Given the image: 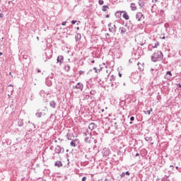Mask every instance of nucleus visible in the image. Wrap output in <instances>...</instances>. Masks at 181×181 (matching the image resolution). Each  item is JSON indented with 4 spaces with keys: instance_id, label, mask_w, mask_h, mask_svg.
<instances>
[{
    "instance_id": "nucleus-1",
    "label": "nucleus",
    "mask_w": 181,
    "mask_h": 181,
    "mask_svg": "<svg viewBox=\"0 0 181 181\" xmlns=\"http://www.w3.org/2000/svg\"><path fill=\"white\" fill-rule=\"evenodd\" d=\"M162 59H163V53L160 51H156L151 57V60L154 63H156V62H161Z\"/></svg>"
},
{
    "instance_id": "nucleus-2",
    "label": "nucleus",
    "mask_w": 181,
    "mask_h": 181,
    "mask_svg": "<svg viewBox=\"0 0 181 181\" xmlns=\"http://www.w3.org/2000/svg\"><path fill=\"white\" fill-rule=\"evenodd\" d=\"M91 139H93L94 144H98V142H103V138L98 137V136H96L95 137L86 136L84 138V142L86 144H91Z\"/></svg>"
},
{
    "instance_id": "nucleus-3",
    "label": "nucleus",
    "mask_w": 181,
    "mask_h": 181,
    "mask_svg": "<svg viewBox=\"0 0 181 181\" xmlns=\"http://www.w3.org/2000/svg\"><path fill=\"white\" fill-rule=\"evenodd\" d=\"M131 81L134 83V84H136L138 81H139V78H141V76L138 72H134L130 76Z\"/></svg>"
},
{
    "instance_id": "nucleus-4",
    "label": "nucleus",
    "mask_w": 181,
    "mask_h": 181,
    "mask_svg": "<svg viewBox=\"0 0 181 181\" xmlns=\"http://www.w3.org/2000/svg\"><path fill=\"white\" fill-rule=\"evenodd\" d=\"M73 90H80V91H83V89L84 88V85L83 83L78 82L76 83V86H72Z\"/></svg>"
},
{
    "instance_id": "nucleus-5",
    "label": "nucleus",
    "mask_w": 181,
    "mask_h": 181,
    "mask_svg": "<svg viewBox=\"0 0 181 181\" xmlns=\"http://www.w3.org/2000/svg\"><path fill=\"white\" fill-rule=\"evenodd\" d=\"M103 158H107L111 154V151L108 148H104L102 151Z\"/></svg>"
},
{
    "instance_id": "nucleus-6",
    "label": "nucleus",
    "mask_w": 181,
    "mask_h": 181,
    "mask_svg": "<svg viewBox=\"0 0 181 181\" xmlns=\"http://www.w3.org/2000/svg\"><path fill=\"white\" fill-rule=\"evenodd\" d=\"M107 26L109 28V32H111L112 33H115V32H117V25H113L112 26V23H110Z\"/></svg>"
},
{
    "instance_id": "nucleus-7",
    "label": "nucleus",
    "mask_w": 181,
    "mask_h": 181,
    "mask_svg": "<svg viewBox=\"0 0 181 181\" xmlns=\"http://www.w3.org/2000/svg\"><path fill=\"white\" fill-rule=\"evenodd\" d=\"M78 144H80V140L78 139H72V141L70 143V145L73 148H76V146H77V145H78Z\"/></svg>"
},
{
    "instance_id": "nucleus-8",
    "label": "nucleus",
    "mask_w": 181,
    "mask_h": 181,
    "mask_svg": "<svg viewBox=\"0 0 181 181\" xmlns=\"http://www.w3.org/2000/svg\"><path fill=\"white\" fill-rule=\"evenodd\" d=\"M136 18L137 21H144L145 19V16H144L142 13L139 12L136 13Z\"/></svg>"
},
{
    "instance_id": "nucleus-9",
    "label": "nucleus",
    "mask_w": 181,
    "mask_h": 181,
    "mask_svg": "<svg viewBox=\"0 0 181 181\" xmlns=\"http://www.w3.org/2000/svg\"><path fill=\"white\" fill-rule=\"evenodd\" d=\"M55 153H62V152H64V148H62V146L57 145L54 150Z\"/></svg>"
},
{
    "instance_id": "nucleus-10",
    "label": "nucleus",
    "mask_w": 181,
    "mask_h": 181,
    "mask_svg": "<svg viewBox=\"0 0 181 181\" xmlns=\"http://www.w3.org/2000/svg\"><path fill=\"white\" fill-rule=\"evenodd\" d=\"M64 62V57L62 55L58 56L57 59V63H59V65H62Z\"/></svg>"
},
{
    "instance_id": "nucleus-11",
    "label": "nucleus",
    "mask_w": 181,
    "mask_h": 181,
    "mask_svg": "<svg viewBox=\"0 0 181 181\" xmlns=\"http://www.w3.org/2000/svg\"><path fill=\"white\" fill-rule=\"evenodd\" d=\"M164 78H165V80H170V78H172V72L170 71H168L164 76Z\"/></svg>"
},
{
    "instance_id": "nucleus-12",
    "label": "nucleus",
    "mask_w": 181,
    "mask_h": 181,
    "mask_svg": "<svg viewBox=\"0 0 181 181\" xmlns=\"http://www.w3.org/2000/svg\"><path fill=\"white\" fill-rule=\"evenodd\" d=\"M45 83L47 87H52V86H53V81H52V79H49V78H46Z\"/></svg>"
},
{
    "instance_id": "nucleus-13",
    "label": "nucleus",
    "mask_w": 181,
    "mask_h": 181,
    "mask_svg": "<svg viewBox=\"0 0 181 181\" xmlns=\"http://www.w3.org/2000/svg\"><path fill=\"white\" fill-rule=\"evenodd\" d=\"M88 128L90 129V131H94L97 128V124L95 123H90L88 126Z\"/></svg>"
},
{
    "instance_id": "nucleus-14",
    "label": "nucleus",
    "mask_w": 181,
    "mask_h": 181,
    "mask_svg": "<svg viewBox=\"0 0 181 181\" xmlns=\"http://www.w3.org/2000/svg\"><path fill=\"white\" fill-rule=\"evenodd\" d=\"M122 12H123L122 17L124 18V19H125L126 21H129V16H128V13H127V11H122Z\"/></svg>"
},
{
    "instance_id": "nucleus-15",
    "label": "nucleus",
    "mask_w": 181,
    "mask_h": 181,
    "mask_svg": "<svg viewBox=\"0 0 181 181\" xmlns=\"http://www.w3.org/2000/svg\"><path fill=\"white\" fill-rule=\"evenodd\" d=\"M119 30L120 32V35H125V33H127V28L124 27H120Z\"/></svg>"
},
{
    "instance_id": "nucleus-16",
    "label": "nucleus",
    "mask_w": 181,
    "mask_h": 181,
    "mask_svg": "<svg viewBox=\"0 0 181 181\" xmlns=\"http://www.w3.org/2000/svg\"><path fill=\"white\" fill-rule=\"evenodd\" d=\"M39 94H40V97H45V95H49V93L45 92L44 90H41L39 92Z\"/></svg>"
},
{
    "instance_id": "nucleus-17",
    "label": "nucleus",
    "mask_w": 181,
    "mask_h": 181,
    "mask_svg": "<svg viewBox=\"0 0 181 181\" xmlns=\"http://www.w3.org/2000/svg\"><path fill=\"white\" fill-rule=\"evenodd\" d=\"M56 105H57V103L54 100H52L49 102V107L52 108H56Z\"/></svg>"
},
{
    "instance_id": "nucleus-18",
    "label": "nucleus",
    "mask_w": 181,
    "mask_h": 181,
    "mask_svg": "<svg viewBox=\"0 0 181 181\" xmlns=\"http://www.w3.org/2000/svg\"><path fill=\"white\" fill-rule=\"evenodd\" d=\"M75 40H76V42H80L81 40V34L77 33L75 35Z\"/></svg>"
},
{
    "instance_id": "nucleus-19",
    "label": "nucleus",
    "mask_w": 181,
    "mask_h": 181,
    "mask_svg": "<svg viewBox=\"0 0 181 181\" xmlns=\"http://www.w3.org/2000/svg\"><path fill=\"white\" fill-rule=\"evenodd\" d=\"M122 13H123L122 11H116V13H115V15L116 18H121V16H122Z\"/></svg>"
},
{
    "instance_id": "nucleus-20",
    "label": "nucleus",
    "mask_w": 181,
    "mask_h": 181,
    "mask_svg": "<svg viewBox=\"0 0 181 181\" xmlns=\"http://www.w3.org/2000/svg\"><path fill=\"white\" fill-rule=\"evenodd\" d=\"M54 166H57V168H62L63 166V163L60 160H57L54 163Z\"/></svg>"
},
{
    "instance_id": "nucleus-21",
    "label": "nucleus",
    "mask_w": 181,
    "mask_h": 181,
    "mask_svg": "<svg viewBox=\"0 0 181 181\" xmlns=\"http://www.w3.org/2000/svg\"><path fill=\"white\" fill-rule=\"evenodd\" d=\"M42 115H45V113L44 115L42 112H37V113H35V117H37V118H42Z\"/></svg>"
},
{
    "instance_id": "nucleus-22",
    "label": "nucleus",
    "mask_w": 181,
    "mask_h": 181,
    "mask_svg": "<svg viewBox=\"0 0 181 181\" xmlns=\"http://www.w3.org/2000/svg\"><path fill=\"white\" fill-rule=\"evenodd\" d=\"M138 4L140 8H144V6H145V2H144L142 0H139Z\"/></svg>"
},
{
    "instance_id": "nucleus-23",
    "label": "nucleus",
    "mask_w": 181,
    "mask_h": 181,
    "mask_svg": "<svg viewBox=\"0 0 181 181\" xmlns=\"http://www.w3.org/2000/svg\"><path fill=\"white\" fill-rule=\"evenodd\" d=\"M130 8H131L132 11H136V6L135 5L134 3H132L130 4Z\"/></svg>"
},
{
    "instance_id": "nucleus-24",
    "label": "nucleus",
    "mask_w": 181,
    "mask_h": 181,
    "mask_svg": "<svg viewBox=\"0 0 181 181\" xmlns=\"http://www.w3.org/2000/svg\"><path fill=\"white\" fill-rule=\"evenodd\" d=\"M66 136L68 141H73L71 134L67 133Z\"/></svg>"
},
{
    "instance_id": "nucleus-25",
    "label": "nucleus",
    "mask_w": 181,
    "mask_h": 181,
    "mask_svg": "<svg viewBox=\"0 0 181 181\" xmlns=\"http://www.w3.org/2000/svg\"><path fill=\"white\" fill-rule=\"evenodd\" d=\"M137 66H139V71H144V66L141 63H138Z\"/></svg>"
},
{
    "instance_id": "nucleus-26",
    "label": "nucleus",
    "mask_w": 181,
    "mask_h": 181,
    "mask_svg": "<svg viewBox=\"0 0 181 181\" xmlns=\"http://www.w3.org/2000/svg\"><path fill=\"white\" fill-rule=\"evenodd\" d=\"M107 9H110V7L108 6H102V11L103 12H107Z\"/></svg>"
},
{
    "instance_id": "nucleus-27",
    "label": "nucleus",
    "mask_w": 181,
    "mask_h": 181,
    "mask_svg": "<svg viewBox=\"0 0 181 181\" xmlns=\"http://www.w3.org/2000/svg\"><path fill=\"white\" fill-rule=\"evenodd\" d=\"M18 127H22L23 125V120L21 119H18Z\"/></svg>"
},
{
    "instance_id": "nucleus-28",
    "label": "nucleus",
    "mask_w": 181,
    "mask_h": 181,
    "mask_svg": "<svg viewBox=\"0 0 181 181\" xmlns=\"http://www.w3.org/2000/svg\"><path fill=\"white\" fill-rule=\"evenodd\" d=\"M64 70L65 71H70V65L69 64L65 65Z\"/></svg>"
},
{
    "instance_id": "nucleus-29",
    "label": "nucleus",
    "mask_w": 181,
    "mask_h": 181,
    "mask_svg": "<svg viewBox=\"0 0 181 181\" xmlns=\"http://www.w3.org/2000/svg\"><path fill=\"white\" fill-rule=\"evenodd\" d=\"M49 53H50V51H47L45 52V56L47 59H50L52 57V54H49ZM47 54H49V55H47Z\"/></svg>"
},
{
    "instance_id": "nucleus-30",
    "label": "nucleus",
    "mask_w": 181,
    "mask_h": 181,
    "mask_svg": "<svg viewBox=\"0 0 181 181\" xmlns=\"http://www.w3.org/2000/svg\"><path fill=\"white\" fill-rule=\"evenodd\" d=\"M88 134H89L88 129H86L85 132H83V136H87V135H88Z\"/></svg>"
},
{
    "instance_id": "nucleus-31",
    "label": "nucleus",
    "mask_w": 181,
    "mask_h": 181,
    "mask_svg": "<svg viewBox=\"0 0 181 181\" xmlns=\"http://www.w3.org/2000/svg\"><path fill=\"white\" fill-rule=\"evenodd\" d=\"M110 80L111 82L115 81V76H114V75H112V76H110Z\"/></svg>"
},
{
    "instance_id": "nucleus-32",
    "label": "nucleus",
    "mask_w": 181,
    "mask_h": 181,
    "mask_svg": "<svg viewBox=\"0 0 181 181\" xmlns=\"http://www.w3.org/2000/svg\"><path fill=\"white\" fill-rule=\"evenodd\" d=\"M95 93H97L95 90H92L90 92V95H95Z\"/></svg>"
},
{
    "instance_id": "nucleus-33",
    "label": "nucleus",
    "mask_w": 181,
    "mask_h": 181,
    "mask_svg": "<svg viewBox=\"0 0 181 181\" xmlns=\"http://www.w3.org/2000/svg\"><path fill=\"white\" fill-rule=\"evenodd\" d=\"M162 180H163V181H169V180L168 179V176H166V175L163 177Z\"/></svg>"
},
{
    "instance_id": "nucleus-34",
    "label": "nucleus",
    "mask_w": 181,
    "mask_h": 181,
    "mask_svg": "<svg viewBox=\"0 0 181 181\" xmlns=\"http://www.w3.org/2000/svg\"><path fill=\"white\" fill-rule=\"evenodd\" d=\"M98 4H99V5H104V1L103 0H99Z\"/></svg>"
},
{
    "instance_id": "nucleus-35",
    "label": "nucleus",
    "mask_w": 181,
    "mask_h": 181,
    "mask_svg": "<svg viewBox=\"0 0 181 181\" xmlns=\"http://www.w3.org/2000/svg\"><path fill=\"white\" fill-rule=\"evenodd\" d=\"M158 46H159V42L156 43L154 45L152 46V47H153V49L158 47Z\"/></svg>"
},
{
    "instance_id": "nucleus-36",
    "label": "nucleus",
    "mask_w": 181,
    "mask_h": 181,
    "mask_svg": "<svg viewBox=\"0 0 181 181\" xmlns=\"http://www.w3.org/2000/svg\"><path fill=\"white\" fill-rule=\"evenodd\" d=\"M120 177L122 178V177H125V172H123L120 174Z\"/></svg>"
},
{
    "instance_id": "nucleus-37",
    "label": "nucleus",
    "mask_w": 181,
    "mask_h": 181,
    "mask_svg": "<svg viewBox=\"0 0 181 181\" xmlns=\"http://www.w3.org/2000/svg\"><path fill=\"white\" fill-rule=\"evenodd\" d=\"M47 78H49L50 80H53V74H52L51 75L48 76Z\"/></svg>"
},
{
    "instance_id": "nucleus-38",
    "label": "nucleus",
    "mask_w": 181,
    "mask_h": 181,
    "mask_svg": "<svg viewBox=\"0 0 181 181\" xmlns=\"http://www.w3.org/2000/svg\"><path fill=\"white\" fill-rule=\"evenodd\" d=\"M153 110L152 108H150V110H148V115H151V112H152Z\"/></svg>"
},
{
    "instance_id": "nucleus-39",
    "label": "nucleus",
    "mask_w": 181,
    "mask_h": 181,
    "mask_svg": "<svg viewBox=\"0 0 181 181\" xmlns=\"http://www.w3.org/2000/svg\"><path fill=\"white\" fill-rule=\"evenodd\" d=\"M93 70L95 71V73H98V69H97V67H93Z\"/></svg>"
},
{
    "instance_id": "nucleus-40",
    "label": "nucleus",
    "mask_w": 181,
    "mask_h": 181,
    "mask_svg": "<svg viewBox=\"0 0 181 181\" xmlns=\"http://www.w3.org/2000/svg\"><path fill=\"white\" fill-rule=\"evenodd\" d=\"M71 23H72V25H76V23H77V21L73 20V21H71Z\"/></svg>"
},
{
    "instance_id": "nucleus-41",
    "label": "nucleus",
    "mask_w": 181,
    "mask_h": 181,
    "mask_svg": "<svg viewBox=\"0 0 181 181\" xmlns=\"http://www.w3.org/2000/svg\"><path fill=\"white\" fill-rule=\"evenodd\" d=\"M145 139H146V141H148L152 139V137H146Z\"/></svg>"
},
{
    "instance_id": "nucleus-42",
    "label": "nucleus",
    "mask_w": 181,
    "mask_h": 181,
    "mask_svg": "<svg viewBox=\"0 0 181 181\" xmlns=\"http://www.w3.org/2000/svg\"><path fill=\"white\" fill-rule=\"evenodd\" d=\"M87 177H83L81 181H86Z\"/></svg>"
},
{
    "instance_id": "nucleus-43",
    "label": "nucleus",
    "mask_w": 181,
    "mask_h": 181,
    "mask_svg": "<svg viewBox=\"0 0 181 181\" xmlns=\"http://www.w3.org/2000/svg\"><path fill=\"white\" fill-rule=\"evenodd\" d=\"M124 175L129 176V175H131V173H129V171H127L126 173H124Z\"/></svg>"
},
{
    "instance_id": "nucleus-44",
    "label": "nucleus",
    "mask_w": 181,
    "mask_h": 181,
    "mask_svg": "<svg viewBox=\"0 0 181 181\" xmlns=\"http://www.w3.org/2000/svg\"><path fill=\"white\" fill-rule=\"evenodd\" d=\"M135 120V117L134 116L130 117V121H134Z\"/></svg>"
},
{
    "instance_id": "nucleus-45",
    "label": "nucleus",
    "mask_w": 181,
    "mask_h": 181,
    "mask_svg": "<svg viewBox=\"0 0 181 181\" xmlns=\"http://www.w3.org/2000/svg\"><path fill=\"white\" fill-rule=\"evenodd\" d=\"M81 74H84L83 71H79V76H81Z\"/></svg>"
},
{
    "instance_id": "nucleus-46",
    "label": "nucleus",
    "mask_w": 181,
    "mask_h": 181,
    "mask_svg": "<svg viewBox=\"0 0 181 181\" xmlns=\"http://www.w3.org/2000/svg\"><path fill=\"white\" fill-rule=\"evenodd\" d=\"M105 37H106V39H108V37H110V34L109 33H106L105 34Z\"/></svg>"
},
{
    "instance_id": "nucleus-47",
    "label": "nucleus",
    "mask_w": 181,
    "mask_h": 181,
    "mask_svg": "<svg viewBox=\"0 0 181 181\" xmlns=\"http://www.w3.org/2000/svg\"><path fill=\"white\" fill-rule=\"evenodd\" d=\"M66 23H67L66 21L62 22V26H66Z\"/></svg>"
},
{
    "instance_id": "nucleus-48",
    "label": "nucleus",
    "mask_w": 181,
    "mask_h": 181,
    "mask_svg": "<svg viewBox=\"0 0 181 181\" xmlns=\"http://www.w3.org/2000/svg\"><path fill=\"white\" fill-rule=\"evenodd\" d=\"M115 129H118V126L117 125V122L115 123Z\"/></svg>"
},
{
    "instance_id": "nucleus-49",
    "label": "nucleus",
    "mask_w": 181,
    "mask_h": 181,
    "mask_svg": "<svg viewBox=\"0 0 181 181\" xmlns=\"http://www.w3.org/2000/svg\"><path fill=\"white\" fill-rule=\"evenodd\" d=\"M160 13L162 15L163 13H165V11H163V10H160Z\"/></svg>"
},
{
    "instance_id": "nucleus-50",
    "label": "nucleus",
    "mask_w": 181,
    "mask_h": 181,
    "mask_svg": "<svg viewBox=\"0 0 181 181\" xmlns=\"http://www.w3.org/2000/svg\"><path fill=\"white\" fill-rule=\"evenodd\" d=\"M160 39L165 40L166 37H165V35H163V37H160Z\"/></svg>"
},
{
    "instance_id": "nucleus-51",
    "label": "nucleus",
    "mask_w": 181,
    "mask_h": 181,
    "mask_svg": "<svg viewBox=\"0 0 181 181\" xmlns=\"http://www.w3.org/2000/svg\"><path fill=\"white\" fill-rule=\"evenodd\" d=\"M157 1L158 0H152L153 4H156Z\"/></svg>"
},
{
    "instance_id": "nucleus-52",
    "label": "nucleus",
    "mask_w": 181,
    "mask_h": 181,
    "mask_svg": "<svg viewBox=\"0 0 181 181\" xmlns=\"http://www.w3.org/2000/svg\"><path fill=\"white\" fill-rule=\"evenodd\" d=\"M105 181H111V180L108 179V178H105Z\"/></svg>"
},
{
    "instance_id": "nucleus-53",
    "label": "nucleus",
    "mask_w": 181,
    "mask_h": 181,
    "mask_svg": "<svg viewBox=\"0 0 181 181\" xmlns=\"http://www.w3.org/2000/svg\"><path fill=\"white\" fill-rule=\"evenodd\" d=\"M0 18H4V14L0 13Z\"/></svg>"
},
{
    "instance_id": "nucleus-54",
    "label": "nucleus",
    "mask_w": 181,
    "mask_h": 181,
    "mask_svg": "<svg viewBox=\"0 0 181 181\" xmlns=\"http://www.w3.org/2000/svg\"><path fill=\"white\" fill-rule=\"evenodd\" d=\"M153 70H154L153 69H152V68L151 69V71L152 74H154L153 72Z\"/></svg>"
},
{
    "instance_id": "nucleus-55",
    "label": "nucleus",
    "mask_w": 181,
    "mask_h": 181,
    "mask_svg": "<svg viewBox=\"0 0 181 181\" xmlns=\"http://www.w3.org/2000/svg\"><path fill=\"white\" fill-rule=\"evenodd\" d=\"M165 9H168V4L165 3Z\"/></svg>"
},
{
    "instance_id": "nucleus-56",
    "label": "nucleus",
    "mask_w": 181,
    "mask_h": 181,
    "mask_svg": "<svg viewBox=\"0 0 181 181\" xmlns=\"http://www.w3.org/2000/svg\"><path fill=\"white\" fill-rule=\"evenodd\" d=\"M178 87H179V88H181V84L180 83H178Z\"/></svg>"
},
{
    "instance_id": "nucleus-57",
    "label": "nucleus",
    "mask_w": 181,
    "mask_h": 181,
    "mask_svg": "<svg viewBox=\"0 0 181 181\" xmlns=\"http://www.w3.org/2000/svg\"><path fill=\"white\" fill-rule=\"evenodd\" d=\"M119 76L122 77V74L119 73Z\"/></svg>"
},
{
    "instance_id": "nucleus-58",
    "label": "nucleus",
    "mask_w": 181,
    "mask_h": 181,
    "mask_svg": "<svg viewBox=\"0 0 181 181\" xmlns=\"http://www.w3.org/2000/svg\"><path fill=\"white\" fill-rule=\"evenodd\" d=\"M101 70H103V68H100V69H98V73H100V71H101Z\"/></svg>"
},
{
    "instance_id": "nucleus-59",
    "label": "nucleus",
    "mask_w": 181,
    "mask_h": 181,
    "mask_svg": "<svg viewBox=\"0 0 181 181\" xmlns=\"http://www.w3.org/2000/svg\"><path fill=\"white\" fill-rule=\"evenodd\" d=\"M52 117H54V114H52V115H50V118H52Z\"/></svg>"
},
{
    "instance_id": "nucleus-60",
    "label": "nucleus",
    "mask_w": 181,
    "mask_h": 181,
    "mask_svg": "<svg viewBox=\"0 0 181 181\" xmlns=\"http://www.w3.org/2000/svg\"><path fill=\"white\" fill-rule=\"evenodd\" d=\"M136 156H139V153H136Z\"/></svg>"
},
{
    "instance_id": "nucleus-61",
    "label": "nucleus",
    "mask_w": 181,
    "mask_h": 181,
    "mask_svg": "<svg viewBox=\"0 0 181 181\" xmlns=\"http://www.w3.org/2000/svg\"><path fill=\"white\" fill-rule=\"evenodd\" d=\"M105 18H110V15H108V14L106 15V16H105Z\"/></svg>"
},
{
    "instance_id": "nucleus-62",
    "label": "nucleus",
    "mask_w": 181,
    "mask_h": 181,
    "mask_svg": "<svg viewBox=\"0 0 181 181\" xmlns=\"http://www.w3.org/2000/svg\"><path fill=\"white\" fill-rule=\"evenodd\" d=\"M49 149H50L51 151H53V146H51V147L49 148Z\"/></svg>"
},
{
    "instance_id": "nucleus-63",
    "label": "nucleus",
    "mask_w": 181,
    "mask_h": 181,
    "mask_svg": "<svg viewBox=\"0 0 181 181\" xmlns=\"http://www.w3.org/2000/svg\"><path fill=\"white\" fill-rule=\"evenodd\" d=\"M144 114H148V110L147 111H144Z\"/></svg>"
},
{
    "instance_id": "nucleus-64",
    "label": "nucleus",
    "mask_w": 181,
    "mask_h": 181,
    "mask_svg": "<svg viewBox=\"0 0 181 181\" xmlns=\"http://www.w3.org/2000/svg\"><path fill=\"white\" fill-rule=\"evenodd\" d=\"M129 63H132V59H129Z\"/></svg>"
}]
</instances>
